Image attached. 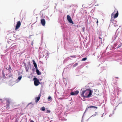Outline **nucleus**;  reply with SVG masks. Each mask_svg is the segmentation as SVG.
<instances>
[{
    "label": "nucleus",
    "mask_w": 122,
    "mask_h": 122,
    "mask_svg": "<svg viewBox=\"0 0 122 122\" xmlns=\"http://www.w3.org/2000/svg\"><path fill=\"white\" fill-rule=\"evenodd\" d=\"M40 110L43 111H44L45 110V107H42L41 108Z\"/></svg>",
    "instance_id": "nucleus-23"
},
{
    "label": "nucleus",
    "mask_w": 122,
    "mask_h": 122,
    "mask_svg": "<svg viewBox=\"0 0 122 122\" xmlns=\"http://www.w3.org/2000/svg\"><path fill=\"white\" fill-rule=\"evenodd\" d=\"M27 64H28L27 65H28V66H29L30 67V61H29L27 62Z\"/></svg>",
    "instance_id": "nucleus-34"
},
{
    "label": "nucleus",
    "mask_w": 122,
    "mask_h": 122,
    "mask_svg": "<svg viewBox=\"0 0 122 122\" xmlns=\"http://www.w3.org/2000/svg\"><path fill=\"white\" fill-rule=\"evenodd\" d=\"M89 118L87 120V121H88L89 119Z\"/></svg>",
    "instance_id": "nucleus-56"
},
{
    "label": "nucleus",
    "mask_w": 122,
    "mask_h": 122,
    "mask_svg": "<svg viewBox=\"0 0 122 122\" xmlns=\"http://www.w3.org/2000/svg\"><path fill=\"white\" fill-rule=\"evenodd\" d=\"M51 112V111L50 110H48L46 111V113H50Z\"/></svg>",
    "instance_id": "nucleus-36"
},
{
    "label": "nucleus",
    "mask_w": 122,
    "mask_h": 122,
    "mask_svg": "<svg viewBox=\"0 0 122 122\" xmlns=\"http://www.w3.org/2000/svg\"><path fill=\"white\" fill-rule=\"evenodd\" d=\"M5 100L6 101V108L7 109H8L9 108V104L10 103L9 99L7 98Z\"/></svg>",
    "instance_id": "nucleus-4"
},
{
    "label": "nucleus",
    "mask_w": 122,
    "mask_h": 122,
    "mask_svg": "<svg viewBox=\"0 0 122 122\" xmlns=\"http://www.w3.org/2000/svg\"><path fill=\"white\" fill-rule=\"evenodd\" d=\"M23 63L25 66V68L27 72H28V69L29 67L28 65H26V64L25 63L23 62Z\"/></svg>",
    "instance_id": "nucleus-10"
},
{
    "label": "nucleus",
    "mask_w": 122,
    "mask_h": 122,
    "mask_svg": "<svg viewBox=\"0 0 122 122\" xmlns=\"http://www.w3.org/2000/svg\"><path fill=\"white\" fill-rule=\"evenodd\" d=\"M2 99H0V100H2Z\"/></svg>",
    "instance_id": "nucleus-58"
},
{
    "label": "nucleus",
    "mask_w": 122,
    "mask_h": 122,
    "mask_svg": "<svg viewBox=\"0 0 122 122\" xmlns=\"http://www.w3.org/2000/svg\"><path fill=\"white\" fill-rule=\"evenodd\" d=\"M117 37V36H116V35H115L113 36L112 38V41H114L116 39Z\"/></svg>",
    "instance_id": "nucleus-18"
},
{
    "label": "nucleus",
    "mask_w": 122,
    "mask_h": 122,
    "mask_svg": "<svg viewBox=\"0 0 122 122\" xmlns=\"http://www.w3.org/2000/svg\"><path fill=\"white\" fill-rule=\"evenodd\" d=\"M116 12L117 13L116 14H115L113 17L114 18L117 17L118 15V11L116 9L115 10H114V12L113 13V15Z\"/></svg>",
    "instance_id": "nucleus-8"
},
{
    "label": "nucleus",
    "mask_w": 122,
    "mask_h": 122,
    "mask_svg": "<svg viewBox=\"0 0 122 122\" xmlns=\"http://www.w3.org/2000/svg\"><path fill=\"white\" fill-rule=\"evenodd\" d=\"M8 68L7 69L9 71V73H11L12 69L10 67V65H9L8 66Z\"/></svg>",
    "instance_id": "nucleus-15"
},
{
    "label": "nucleus",
    "mask_w": 122,
    "mask_h": 122,
    "mask_svg": "<svg viewBox=\"0 0 122 122\" xmlns=\"http://www.w3.org/2000/svg\"><path fill=\"white\" fill-rule=\"evenodd\" d=\"M33 80L34 81V83L36 86H37L40 84H42V82L40 83L39 82V79H38L37 78L35 77L33 79Z\"/></svg>",
    "instance_id": "nucleus-2"
},
{
    "label": "nucleus",
    "mask_w": 122,
    "mask_h": 122,
    "mask_svg": "<svg viewBox=\"0 0 122 122\" xmlns=\"http://www.w3.org/2000/svg\"><path fill=\"white\" fill-rule=\"evenodd\" d=\"M64 99V98L63 97H62V98L60 97L59 98V99H60V100H62V99Z\"/></svg>",
    "instance_id": "nucleus-42"
},
{
    "label": "nucleus",
    "mask_w": 122,
    "mask_h": 122,
    "mask_svg": "<svg viewBox=\"0 0 122 122\" xmlns=\"http://www.w3.org/2000/svg\"><path fill=\"white\" fill-rule=\"evenodd\" d=\"M46 56H45V58H46V57L47 58L49 57V54L48 53H46Z\"/></svg>",
    "instance_id": "nucleus-35"
},
{
    "label": "nucleus",
    "mask_w": 122,
    "mask_h": 122,
    "mask_svg": "<svg viewBox=\"0 0 122 122\" xmlns=\"http://www.w3.org/2000/svg\"><path fill=\"white\" fill-rule=\"evenodd\" d=\"M101 42V44H102V40H100Z\"/></svg>",
    "instance_id": "nucleus-50"
},
{
    "label": "nucleus",
    "mask_w": 122,
    "mask_h": 122,
    "mask_svg": "<svg viewBox=\"0 0 122 122\" xmlns=\"http://www.w3.org/2000/svg\"><path fill=\"white\" fill-rule=\"evenodd\" d=\"M67 59H68V60H71V56H70V57H67Z\"/></svg>",
    "instance_id": "nucleus-38"
},
{
    "label": "nucleus",
    "mask_w": 122,
    "mask_h": 122,
    "mask_svg": "<svg viewBox=\"0 0 122 122\" xmlns=\"http://www.w3.org/2000/svg\"><path fill=\"white\" fill-rule=\"evenodd\" d=\"M39 79V81H41L42 80V79Z\"/></svg>",
    "instance_id": "nucleus-51"
},
{
    "label": "nucleus",
    "mask_w": 122,
    "mask_h": 122,
    "mask_svg": "<svg viewBox=\"0 0 122 122\" xmlns=\"http://www.w3.org/2000/svg\"><path fill=\"white\" fill-rule=\"evenodd\" d=\"M114 113L113 112V113H112V114H114Z\"/></svg>",
    "instance_id": "nucleus-55"
},
{
    "label": "nucleus",
    "mask_w": 122,
    "mask_h": 122,
    "mask_svg": "<svg viewBox=\"0 0 122 122\" xmlns=\"http://www.w3.org/2000/svg\"><path fill=\"white\" fill-rule=\"evenodd\" d=\"M67 19L68 21L70 23L73 24V22L72 20L71 17L69 15H67Z\"/></svg>",
    "instance_id": "nucleus-6"
},
{
    "label": "nucleus",
    "mask_w": 122,
    "mask_h": 122,
    "mask_svg": "<svg viewBox=\"0 0 122 122\" xmlns=\"http://www.w3.org/2000/svg\"><path fill=\"white\" fill-rule=\"evenodd\" d=\"M22 77L21 76H19L16 80V81L17 82H19L21 79Z\"/></svg>",
    "instance_id": "nucleus-17"
},
{
    "label": "nucleus",
    "mask_w": 122,
    "mask_h": 122,
    "mask_svg": "<svg viewBox=\"0 0 122 122\" xmlns=\"http://www.w3.org/2000/svg\"><path fill=\"white\" fill-rule=\"evenodd\" d=\"M2 74L3 75V76L4 78H5V77H5V74L4 73L3 71H2Z\"/></svg>",
    "instance_id": "nucleus-30"
},
{
    "label": "nucleus",
    "mask_w": 122,
    "mask_h": 122,
    "mask_svg": "<svg viewBox=\"0 0 122 122\" xmlns=\"http://www.w3.org/2000/svg\"><path fill=\"white\" fill-rule=\"evenodd\" d=\"M116 78H118V77H116Z\"/></svg>",
    "instance_id": "nucleus-57"
},
{
    "label": "nucleus",
    "mask_w": 122,
    "mask_h": 122,
    "mask_svg": "<svg viewBox=\"0 0 122 122\" xmlns=\"http://www.w3.org/2000/svg\"><path fill=\"white\" fill-rule=\"evenodd\" d=\"M88 108V107H87L86 108V110H85V112H84V113H83V116H84V114L86 112V111L88 109V108Z\"/></svg>",
    "instance_id": "nucleus-32"
},
{
    "label": "nucleus",
    "mask_w": 122,
    "mask_h": 122,
    "mask_svg": "<svg viewBox=\"0 0 122 122\" xmlns=\"http://www.w3.org/2000/svg\"><path fill=\"white\" fill-rule=\"evenodd\" d=\"M117 22V21L116 20H115L114 21V22H113V24L114 25V26H116V25H115V24H116Z\"/></svg>",
    "instance_id": "nucleus-28"
},
{
    "label": "nucleus",
    "mask_w": 122,
    "mask_h": 122,
    "mask_svg": "<svg viewBox=\"0 0 122 122\" xmlns=\"http://www.w3.org/2000/svg\"><path fill=\"white\" fill-rule=\"evenodd\" d=\"M64 36H65V38H64V39L65 41V42H66L67 40H68L69 39V36H67V35H66V37H65L66 36V35L65 34L64 35Z\"/></svg>",
    "instance_id": "nucleus-13"
},
{
    "label": "nucleus",
    "mask_w": 122,
    "mask_h": 122,
    "mask_svg": "<svg viewBox=\"0 0 122 122\" xmlns=\"http://www.w3.org/2000/svg\"><path fill=\"white\" fill-rule=\"evenodd\" d=\"M99 38L100 40H102V38L101 37H99Z\"/></svg>",
    "instance_id": "nucleus-45"
},
{
    "label": "nucleus",
    "mask_w": 122,
    "mask_h": 122,
    "mask_svg": "<svg viewBox=\"0 0 122 122\" xmlns=\"http://www.w3.org/2000/svg\"><path fill=\"white\" fill-rule=\"evenodd\" d=\"M120 33H121L120 31H118V32L117 31H116L115 35H116V36H117Z\"/></svg>",
    "instance_id": "nucleus-21"
},
{
    "label": "nucleus",
    "mask_w": 122,
    "mask_h": 122,
    "mask_svg": "<svg viewBox=\"0 0 122 122\" xmlns=\"http://www.w3.org/2000/svg\"><path fill=\"white\" fill-rule=\"evenodd\" d=\"M43 36H42L41 37V41L43 40Z\"/></svg>",
    "instance_id": "nucleus-48"
},
{
    "label": "nucleus",
    "mask_w": 122,
    "mask_h": 122,
    "mask_svg": "<svg viewBox=\"0 0 122 122\" xmlns=\"http://www.w3.org/2000/svg\"><path fill=\"white\" fill-rule=\"evenodd\" d=\"M30 122H34L33 120H31L30 121Z\"/></svg>",
    "instance_id": "nucleus-49"
},
{
    "label": "nucleus",
    "mask_w": 122,
    "mask_h": 122,
    "mask_svg": "<svg viewBox=\"0 0 122 122\" xmlns=\"http://www.w3.org/2000/svg\"><path fill=\"white\" fill-rule=\"evenodd\" d=\"M118 44V42H117L116 43H114V45L115 47H116Z\"/></svg>",
    "instance_id": "nucleus-26"
},
{
    "label": "nucleus",
    "mask_w": 122,
    "mask_h": 122,
    "mask_svg": "<svg viewBox=\"0 0 122 122\" xmlns=\"http://www.w3.org/2000/svg\"><path fill=\"white\" fill-rule=\"evenodd\" d=\"M79 93V91L77 90L74 92H71L70 94L72 96H75L78 94Z\"/></svg>",
    "instance_id": "nucleus-5"
},
{
    "label": "nucleus",
    "mask_w": 122,
    "mask_h": 122,
    "mask_svg": "<svg viewBox=\"0 0 122 122\" xmlns=\"http://www.w3.org/2000/svg\"><path fill=\"white\" fill-rule=\"evenodd\" d=\"M41 22L43 26H44L45 25L46 21L44 19H42L41 20Z\"/></svg>",
    "instance_id": "nucleus-11"
},
{
    "label": "nucleus",
    "mask_w": 122,
    "mask_h": 122,
    "mask_svg": "<svg viewBox=\"0 0 122 122\" xmlns=\"http://www.w3.org/2000/svg\"><path fill=\"white\" fill-rule=\"evenodd\" d=\"M52 100L51 97V96H49L48 97V101H50Z\"/></svg>",
    "instance_id": "nucleus-24"
},
{
    "label": "nucleus",
    "mask_w": 122,
    "mask_h": 122,
    "mask_svg": "<svg viewBox=\"0 0 122 122\" xmlns=\"http://www.w3.org/2000/svg\"><path fill=\"white\" fill-rule=\"evenodd\" d=\"M88 108H95L96 109H97V107L94 106H90L88 107Z\"/></svg>",
    "instance_id": "nucleus-20"
},
{
    "label": "nucleus",
    "mask_w": 122,
    "mask_h": 122,
    "mask_svg": "<svg viewBox=\"0 0 122 122\" xmlns=\"http://www.w3.org/2000/svg\"><path fill=\"white\" fill-rule=\"evenodd\" d=\"M117 47L116 48H115V46H112L111 47V50H113V49H117Z\"/></svg>",
    "instance_id": "nucleus-22"
},
{
    "label": "nucleus",
    "mask_w": 122,
    "mask_h": 122,
    "mask_svg": "<svg viewBox=\"0 0 122 122\" xmlns=\"http://www.w3.org/2000/svg\"><path fill=\"white\" fill-rule=\"evenodd\" d=\"M87 59V58L86 57H84V58H83L81 60V61H86Z\"/></svg>",
    "instance_id": "nucleus-27"
},
{
    "label": "nucleus",
    "mask_w": 122,
    "mask_h": 122,
    "mask_svg": "<svg viewBox=\"0 0 122 122\" xmlns=\"http://www.w3.org/2000/svg\"><path fill=\"white\" fill-rule=\"evenodd\" d=\"M36 73L38 75H41V72L40 71L38 70V69L37 68H36Z\"/></svg>",
    "instance_id": "nucleus-12"
},
{
    "label": "nucleus",
    "mask_w": 122,
    "mask_h": 122,
    "mask_svg": "<svg viewBox=\"0 0 122 122\" xmlns=\"http://www.w3.org/2000/svg\"><path fill=\"white\" fill-rule=\"evenodd\" d=\"M94 56H95V54H94L93 55Z\"/></svg>",
    "instance_id": "nucleus-59"
},
{
    "label": "nucleus",
    "mask_w": 122,
    "mask_h": 122,
    "mask_svg": "<svg viewBox=\"0 0 122 122\" xmlns=\"http://www.w3.org/2000/svg\"><path fill=\"white\" fill-rule=\"evenodd\" d=\"M84 29H85V28H82V29H83V30H84Z\"/></svg>",
    "instance_id": "nucleus-54"
},
{
    "label": "nucleus",
    "mask_w": 122,
    "mask_h": 122,
    "mask_svg": "<svg viewBox=\"0 0 122 122\" xmlns=\"http://www.w3.org/2000/svg\"><path fill=\"white\" fill-rule=\"evenodd\" d=\"M104 114V113L102 114V117L103 116V115Z\"/></svg>",
    "instance_id": "nucleus-53"
},
{
    "label": "nucleus",
    "mask_w": 122,
    "mask_h": 122,
    "mask_svg": "<svg viewBox=\"0 0 122 122\" xmlns=\"http://www.w3.org/2000/svg\"><path fill=\"white\" fill-rule=\"evenodd\" d=\"M98 20H97V23H98Z\"/></svg>",
    "instance_id": "nucleus-52"
},
{
    "label": "nucleus",
    "mask_w": 122,
    "mask_h": 122,
    "mask_svg": "<svg viewBox=\"0 0 122 122\" xmlns=\"http://www.w3.org/2000/svg\"><path fill=\"white\" fill-rule=\"evenodd\" d=\"M68 60L67 58H66L65 59L64 61L63 62V63H65Z\"/></svg>",
    "instance_id": "nucleus-25"
},
{
    "label": "nucleus",
    "mask_w": 122,
    "mask_h": 122,
    "mask_svg": "<svg viewBox=\"0 0 122 122\" xmlns=\"http://www.w3.org/2000/svg\"><path fill=\"white\" fill-rule=\"evenodd\" d=\"M117 81V80H116L115 79H113V81L115 82Z\"/></svg>",
    "instance_id": "nucleus-40"
},
{
    "label": "nucleus",
    "mask_w": 122,
    "mask_h": 122,
    "mask_svg": "<svg viewBox=\"0 0 122 122\" xmlns=\"http://www.w3.org/2000/svg\"><path fill=\"white\" fill-rule=\"evenodd\" d=\"M21 25V23L20 21H18L17 22L15 28V30H16L18 29L20 27Z\"/></svg>",
    "instance_id": "nucleus-3"
},
{
    "label": "nucleus",
    "mask_w": 122,
    "mask_h": 122,
    "mask_svg": "<svg viewBox=\"0 0 122 122\" xmlns=\"http://www.w3.org/2000/svg\"><path fill=\"white\" fill-rule=\"evenodd\" d=\"M122 46V44L121 43L120 44H119L118 45V46L117 47V49L118 48H119L120 47Z\"/></svg>",
    "instance_id": "nucleus-29"
},
{
    "label": "nucleus",
    "mask_w": 122,
    "mask_h": 122,
    "mask_svg": "<svg viewBox=\"0 0 122 122\" xmlns=\"http://www.w3.org/2000/svg\"><path fill=\"white\" fill-rule=\"evenodd\" d=\"M41 92L40 93V94L38 95V97H36L35 98V102H36L37 103L38 101H39L40 97H41Z\"/></svg>",
    "instance_id": "nucleus-7"
},
{
    "label": "nucleus",
    "mask_w": 122,
    "mask_h": 122,
    "mask_svg": "<svg viewBox=\"0 0 122 122\" xmlns=\"http://www.w3.org/2000/svg\"><path fill=\"white\" fill-rule=\"evenodd\" d=\"M71 57L73 58H76V56H71Z\"/></svg>",
    "instance_id": "nucleus-37"
},
{
    "label": "nucleus",
    "mask_w": 122,
    "mask_h": 122,
    "mask_svg": "<svg viewBox=\"0 0 122 122\" xmlns=\"http://www.w3.org/2000/svg\"><path fill=\"white\" fill-rule=\"evenodd\" d=\"M31 45H33V41H31Z\"/></svg>",
    "instance_id": "nucleus-43"
},
{
    "label": "nucleus",
    "mask_w": 122,
    "mask_h": 122,
    "mask_svg": "<svg viewBox=\"0 0 122 122\" xmlns=\"http://www.w3.org/2000/svg\"><path fill=\"white\" fill-rule=\"evenodd\" d=\"M92 92V91L90 89H87L82 91L81 96L84 98H88L91 97Z\"/></svg>",
    "instance_id": "nucleus-1"
},
{
    "label": "nucleus",
    "mask_w": 122,
    "mask_h": 122,
    "mask_svg": "<svg viewBox=\"0 0 122 122\" xmlns=\"http://www.w3.org/2000/svg\"><path fill=\"white\" fill-rule=\"evenodd\" d=\"M113 15V13H112L111 15V20H110V24H113V22H114V18H113L112 16Z\"/></svg>",
    "instance_id": "nucleus-9"
},
{
    "label": "nucleus",
    "mask_w": 122,
    "mask_h": 122,
    "mask_svg": "<svg viewBox=\"0 0 122 122\" xmlns=\"http://www.w3.org/2000/svg\"><path fill=\"white\" fill-rule=\"evenodd\" d=\"M6 76H7V74H6Z\"/></svg>",
    "instance_id": "nucleus-60"
},
{
    "label": "nucleus",
    "mask_w": 122,
    "mask_h": 122,
    "mask_svg": "<svg viewBox=\"0 0 122 122\" xmlns=\"http://www.w3.org/2000/svg\"><path fill=\"white\" fill-rule=\"evenodd\" d=\"M112 116V114H110L109 116L110 117H111Z\"/></svg>",
    "instance_id": "nucleus-47"
},
{
    "label": "nucleus",
    "mask_w": 122,
    "mask_h": 122,
    "mask_svg": "<svg viewBox=\"0 0 122 122\" xmlns=\"http://www.w3.org/2000/svg\"><path fill=\"white\" fill-rule=\"evenodd\" d=\"M32 61L33 62V63L34 65L35 68H37V65L35 62V61L34 60H32Z\"/></svg>",
    "instance_id": "nucleus-14"
},
{
    "label": "nucleus",
    "mask_w": 122,
    "mask_h": 122,
    "mask_svg": "<svg viewBox=\"0 0 122 122\" xmlns=\"http://www.w3.org/2000/svg\"><path fill=\"white\" fill-rule=\"evenodd\" d=\"M97 114V112H95V114H94L93 115H92V116H95Z\"/></svg>",
    "instance_id": "nucleus-41"
},
{
    "label": "nucleus",
    "mask_w": 122,
    "mask_h": 122,
    "mask_svg": "<svg viewBox=\"0 0 122 122\" xmlns=\"http://www.w3.org/2000/svg\"><path fill=\"white\" fill-rule=\"evenodd\" d=\"M78 64V63H76L73 66V67H75L76 66H77Z\"/></svg>",
    "instance_id": "nucleus-31"
},
{
    "label": "nucleus",
    "mask_w": 122,
    "mask_h": 122,
    "mask_svg": "<svg viewBox=\"0 0 122 122\" xmlns=\"http://www.w3.org/2000/svg\"><path fill=\"white\" fill-rule=\"evenodd\" d=\"M31 103H29L26 106V107H27L29 106L30 108H32L33 106V105H31Z\"/></svg>",
    "instance_id": "nucleus-19"
},
{
    "label": "nucleus",
    "mask_w": 122,
    "mask_h": 122,
    "mask_svg": "<svg viewBox=\"0 0 122 122\" xmlns=\"http://www.w3.org/2000/svg\"><path fill=\"white\" fill-rule=\"evenodd\" d=\"M8 78H13V75L12 74H10L7 77H5V78L7 79H8Z\"/></svg>",
    "instance_id": "nucleus-16"
},
{
    "label": "nucleus",
    "mask_w": 122,
    "mask_h": 122,
    "mask_svg": "<svg viewBox=\"0 0 122 122\" xmlns=\"http://www.w3.org/2000/svg\"><path fill=\"white\" fill-rule=\"evenodd\" d=\"M35 68H33L32 69V71L33 72V73L32 74H33L35 72Z\"/></svg>",
    "instance_id": "nucleus-33"
},
{
    "label": "nucleus",
    "mask_w": 122,
    "mask_h": 122,
    "mask_svg": "<svg viewBox=\"0 0 122 122\" xmlns=\"http://www.w3.org/2000/svg\"><path fill=\"white\" fill-rule=\"evenodd\" d=\"M34 36V35L33 34H32V35H30L29 36V37H30L31 36Z\"/></svg>",
    "instance_id": "nucleus-46"
},
{
    "label": "nucleus",
    "mask_w": 122,
    "mask_h": 122,
    "mask_svg": "<svg viewBox=\"0 0 122 122\" xmlns=\"http://www.w3.org/2000/svg\"><path fill=\"white\" fill-rule=\"evenodd\" d=\"M41 84V89H42L43 88V83H42V84Z\"/></svg>",
    "instance_id": "nucleus-39"
},
{
    "label": "nucleus",
    "mask_w": 122,
    "mask_h": 122,
    "mask_svg": "<svg viewBox=\"0 0 122 122\" xmlns=\"http://www.w3.org/2000/svg\"><path fill=\"white\" fill-rule=\"evenodd\" d=\"M84 116L83 115V116L82 117V119H81V122H83V117Z\"/></svg>",
    "instance_id": "nucleus-44"
}]
</instances>
